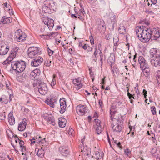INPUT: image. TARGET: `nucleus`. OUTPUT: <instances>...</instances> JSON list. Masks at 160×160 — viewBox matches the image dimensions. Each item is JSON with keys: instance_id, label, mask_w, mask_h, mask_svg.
<instances>
[{"instance_id": "f257e3e1", "label": "nucleus", "mask_w": 160, "mask_h": 160, "mask_svg": "<svg viewBox=\"0 0 160 160\" xmlns=\"http://www.w3.org/2000/svg\"><path fill=\"white\" fill-rule=\"evenodd\" d=\"M145 27H138L136 32L139 40L143 42H148L152 38L151 29L144 30Z\"/></svg>"}, {"instance_id": "f03ea898", "label": "nucleus", "mask_w": 160, "mask_h": 160, "mask_svg": "<svg viewBox=\"0 0 160 160\" xmlns=\"http://www.w3.org/2000/svg\"><path fill=\"white\" fill-rule=\"evenodd\" d=\"M150 60L152 65L160 66V51L156 48H152L150 51Z\"/></svg>"}, {"instance_id": "7ed1b4c3", "label": "nucleus", "mask_w": 160, "mask_h": 160, "mask_svg": "<svg viewBox=\"0 0 160 160\" xmlns=\"http://www.w3.org/2000/svg\"><path fill=\"white\" fill-rule=\"evenodd\" d=\"M12 68L18 72H22L26 68V63L23 61H13L12 62Z\"/></svg>"}, {"instance_id": "20e7f679", "label": "nucleus", "mask_w": 160, "mask_h": 160, "mask_svg": "<svg viewBox=\"0 0 160 160\" xmlns=\"http://www.w3.org/2000/svg\"><path fill=\"white\" fill-rule=\"evenodd\" d=\"M18 48H16L12 50L10 52L8 58L4 61L2 63L3 65H5L6 66L12 60L16 57V54L18 52Z\"/></svg>"}, {"instance_id": "39448f33", "label": "nucleus", "mask_w": 160, "mask_h": 160, "mask_svg": "<svg viewBox=\"0 0 160 160\" xmlns=\"http://www.w3.org/2000/svg\"><path fill=\"white\" fill-rule=\"evenodd\" d=\"M42 21L44 24L47 25L49 30H52L54 25V21L53 20L49 18L46 16L43 17L42 19Z\"/></svg>"}, {"instance_id": "423d86ee", "label": "nucleus", "mask_w": 160, "mask_h": 160, "mask_svg": "<svg viewBox=\"0 0 160 160\" xmlns=\"http://www.w3.org/2000/svg\"><path fill=\"white\" fill-rule=\"evenodd\" d=\"M26 35L20 30H18L15 32L14 38L19 42H21L25 40Z\"/></svg>"}, {"instance_id": "0eeeda50", "label": "nucleus", "mask_w": 160, "mask_h": 160, "mask_svg": "<svg viewBox=\"0 0 160 160\" xmlns=\"http://www.w3.org/2000/svg\"><path fill=\"white\" fill-rule=\"evenodd\" d=\"M38 49L36 47H30L28 50V56L30 58H35L37 55Z\"/></svg>"}, {"instance_id": "6e6552de", "label": "nucleus", "mask_w": 160, "mask_h": 160, "mask_svg": "<svg viewBox=\"0 0 160 160\" xmlns=\"http://www.w3.org/2000/svg\"><path fill=\"white\" fill-rule=\"evenodd\" d=\"M76 111L78 114L83 116L86 113L88 109L86 105L79 104L77 106Z\"/></svg>"}, {"instance_id": "1a4fd4ad", "label": "nucleus", "mask_w": 160, "mask_h": 160, "mask_svg": "<svg viewBox=\"0 0 160 160\" xmlns=\"http://www.w3.org/2000/svg\"><path fill=\"white\" fill-rule=\"evenodd\" d=\"M38 88L39 92L42 95H45L48 91L46 84L44 82L39 83Z\"/></svg>"}, {"instance_id": "9d476101", "label": "nucleus", "mask_w": 160, "mask_h": 160, "mask_svg": "<svg viewBox=\"0 0 160 160\" xmlns=\"http://www.w3.org/2000/svg\"><path fill=\"white\" fill-rule=\"evenodd\" d=\"M138 61L140 65L141 68L142 70H145L146 69L148 68V65L146 63L144 58L142 56L139 57Z\"/></svg>"}, {"instance_id": "9b49d317", "label": "nucleus", "mask_w": 160, "mask_h": 160, "mask_svg": "<svg viewBox=\"0 0 160 160\" xmlns=\"http://www.w3.org/2000/svg\"><path fill=\"white\" fill-rule=\"evenodd\" d=\"M151 39L156 40L160 37V31L157 28H151Z\"/></svg>"}, {"instance_id": "f8f14e48", "label": "nucleus", "mask_w": 160, "mask_h": 160, "mask_svg": "<svg viewBox=\"0 0 160 160\" xmlns=\"http://www.w3.org/2000/svg\"><path fill=\"white\" fill-rule=\"evenodd\" d=\"M43 61L42 57L39 56L34 59L31 62V66L34 67H37L41 64Z\"/></svg>"}, {"instance_id": "ddd939ff", "label": "nucleus", "mask_w": 160, "mask_h": 160, "mask_svg": "<svg viewBox=\"0 0 160 160\" xmlns=\"http://www.w3.org/2000/svg\"><path fill=\"white\" fill-rule=\"evenodd\" d=\"M43 118L47 122L54 126L55 124L53 117L51 115L45 114L44 115Z\"/></svg>"}, {"instance_id": "4468645a", "label": "nucleus", "mask_w": 160, "mask_h": 160, "mask_svg": "<svg viewBox=\"0 0 160 160\" xmlns=\"http://www.w3.org/2000/svg\"><path fill=\"white\" fill-rule=\"evenodd\" d=\"M59 102L60 107V112L61 114H63L66 111L67 107L66 102L64 98L60 99Z\"/></svg>"}, {"instance_id": "2eb2a0df", "label": "nucleus", "mask_w": 160, "mask_h": 160, "mask_svg": "<svg viewBox=\"0 0 160 160\" xmlns=\"http://www.w3.org/2000/svg\"><path fill=\"white\" fill-rule=\"evenodd\" d=\"M59 151L61 154L63 156H67L69 152L68 148L66 146H62L59 148Z\"/></svg>"}, {"instance_id": "dca6fc26", "label": "nucleus", "mask_w": 160, "mask_h": 160, "mask_svg": "<svg viewBox=\"0 0 160 160\" xmlns=\"http://www.w3.org/2000/svg\"><path fill=\"white\" fill-rule=\"evenodd\" d=\"M45 102L51 107L54 108L55 106V104L56 103L57 100L54 98L50 99L47 98L45 100Z\"/></svg>"}, {"instance_id": "f3484780", "label": "nucleus", "mask_w": 160, "mask_h": 160, "mask_svg": "<svg viewBox=\"0 0 160 160\" xmlns=\"http://www.w3.org/2000/svg\"><path fill=\"white\" fill-rule=\"evenodd\" d=\"M111 120L112 121V123L113 124V123L114 122H118L119 121L118 120V118H117V115L118 114L117 112L116 111L112 112L110 111V112Z\"/></svg>"}, {"instance_id": "a211bd4d", "label": "nucleus", "mask_w": 160, "mask_h": 160, "mask_svg": "<svg viewBox=\"0 0 160 160\" xmlns=\"http://www.w3.org/2000/svg\"><path fill=\"white\" fill-rule=\"evenodd\" d=\"M44 5L48 6L50 8L53 9L54 10L55 8V2L52 0H46L43 3Z\"/></svg>"}, {"instance_id": "6ab92c4d", "label": "nucleus", "mask_w": 160, "mask_h": 160, "mask_svg": "<svg viewBox=\"0 0 160 160\" xmlns=\"http://www.w3.org/2000/svg\"><path fill=\"white\" fill-rule=\"evenodd\" d=\"M73 82L74 85L76 86L77 89H79L82 87V84L81 83V79L79 78H76Z\"/></svg>"}, {"instance_id": "aec40b11", "label": "nucleus", "mask_w": 160, "mask_h": 160, "mask_svg": "<svg viewBox=\"0 0 160 160\" xmlns=\"http://www.w3.org/2000/svg\"><path fill=\"white\" fill-rule=\"evenodd\" d=\"M115 58L114 54L112 53H111L109 57L108 58V63L110 64L111 69H112L113 73H114V71L112 70V65L115 62Z\"/></svg>"}, {"instance_id": "412c9836", "label": "nucleus", "mask_w": 160, "mask_h": 160, "mask_svg": "<svg viewBox=\"0 0 160 160\" xmlns=\"http://www.w3.org/2000/svg\"><path fill=\"white\" fill-rule=\"evenodd\" d=\"M8 51V47L7 45L1 46L0 47V55H4L6 54Z\"/></svg>"}, {"instance_id": "4be33fe9", "label": "nucleus", "mask_w": 160, "mask_h": 160, "mask_svg": "<svg viewBox=\"0 0 160 160\" xmlns=\"http://www.w3.org/2000/svg\"><path fill=\"white\" fill-rule=\"evenodd\" d=\"M26 121V119L24 118L19 124L18 129L19 131H22L25 129L27 125Z\"/></svg>"}, {"instance_id": "5701e85b", "label": "nucleus", "mask_w": 160, "mask_h": 160, "mask_svg": "<svg viewBox=\"0 0 160 160\" xmlns=\"http://www.w3.org/2000/svg\"><path fill=\"white\" fill-rule=\"evenodd\" d=\"M42 11L45 13H51L54 11L53 9H52L50 8H49L48 6L47 5H44V4L42 7Z\"/></svg>"}, {"instance_id": "b1692460", "label": "nucleus", "mask_w": 160, "mask_h": 160, "mask_svg": "<svg viewBox=\"0 0 160 160\" xmlns=\"http://www.w3.org/2000/svg\"><path fill=\"white\" fill-rule=\"evenodd\" d=\"M111 126L114 132H119L122 129V127L119 124H118V123L116 125H114V123L113 124L112 123Z\"/></svg>"}, {"instance_id": "393cba45", "label": "nucleus", "mask_w": 160, "mask_h": 160, "mask_svg": "<svg viewBox=\"0 0 160 160\" xmlns=\"http://www.w3.org/2000/svg\"><path fill=\"white\" fill-rule=\"evenodd\" d=\"M85 14V12L83 9H81L78 12H77V13H76V15H77L78 18L82 21L83 20V17L84 16Z\"/></svg>"}, {"instance_id": "a878e982", "label": "nucleus", "mask_w": 160, "mask_h": 160, "mask_svg": "<svg viewBox=\"0 0 160 160\" xmlns=\"http://www.w3.org/2000/svg\"><path fill=\"white\" fill-rule=\"evenodd\" d=\"M39 71V70L38 69H36L33 71H32L30 75V78L32 79H34L38 75V74L39 72H38Z\"/></svg>"}, {"instance_id": "bb28decb", "label": "nucleus", "mask_w": 160, "mask_h": 160, "mask_svg": "<svg viewBox=\"0 0 160 160\" xmlns=\"http://www.w3.org/2000/svg\"><path fill=\"white\" fill-rule=\"evenodd\" d=\"M66 121L64 118H60L59 119L58 124L59 126L61 128H64L66 126Z\"/></svg>"}, {"instance_id": "cd10ccee", "label": "nucleus", "mask_w": 160, "mask_h": 160, "mask_svg": "<svg viewBox=\"0 0 160 160\" xmlns=\"http://www.w3.org/2000/svg\"><path fill=\"white\" fill-rule=\"evenodd\" d=\"M119 32L121 34H125L126 33L125 28L122 24H120L118 28Z\"/></svg>"}, {"instance_id": "c85d7f7f", "label": "nucleus", "mask_w": 160, "mask_h": 160, "mask_svg": "<svg viewBox=\"0 0 160 160\" xmlns=\"http://www.w3.org/2000/svg\"><path fill=\"white\" fill-rule=\"evenodd\" d=\"M113 42L114 46L113 47V49L115 50H117V48L118 46V44L117 43L119 41V39L118 37L117 36V35H114V36L113 38Z\"/></svg>"}, {"instance_id": "c756f323", "label": "nucleus", "mask_w": 160, "mask_h": 160, "mask_svg": "<svg viewBox=\"0 0 160 160\" xmlns=\"http://www.w3.org/2000/svg\"><path fill=\"white\" fill-rule=\"evenodd\" d=\"M82 152H83L84 155H86L88 157H90V155L89 153L91 152L89 148L88 149L87 147H84L83 149L82 150Z\"/></svg>"}, {"instance_id": "7c9ffc66", "label": "nucleus", "mask_w": 160, "mask_h": 160, "mask_svg": "<svg viewBox=\"0 0 160 160\" xmlns=\"http://www.w3.org/2000/svg\"><path fill=\"white\" fill-rule=\"evenodd\" d=\"M94 158L98 160H102V154L100 155L99 152L98 151H96L95 152V154L93 156H92V158Z\"/></svg>"}, {"instance_id": "2f4dec72", "label": "nucleus", "mask_w": 160, "mask_h": 160, "mask_svg": "<svg viewBox=\"0 0 160 160\" xmlns=\"http://www.w3.org/2000/svg\"><path fill=\"white\" fill-rule=\"evenodd\" d=\"M110 19L111 20L112 24V28L113 29L114 28V25L116 23V20L115 15L114 14H112L111 15Z\"/></svg>"}, {"instance_id": "473e14b6", "label": "nucleus", "mask_w": 160, "mask_h": 160, "mask_svg": "<svg viewBox=\"0 0 160 160\" xmlns=\"http://www.w3.org/2000/svg\"><path fill=\"white\" fill-rule=\"evenodd\" d=\"M8 119L9 123L10 125H12L15 124V120L14 117L8 118Z\"/></svg>"}, {"instance_id": "72a5a7b5", "label": "nucleus", "mask_w": 160, "mask_h": 160, "mask_svg": "<svg viewBox=\"0 0 160 160\" xmlns=\"http://www.w3.org/2000/svg\"><path fill=\"white\" fill-rule=\"evenodd\" d=\"M44 154V150H38L37 154H38V157L42 158V157Z\"/></svg>"}, {"instance_id": "f704fd0d", "label": "nucleus", "mask_w": 160, "mask_h": 160, "mask_svg": "<svg viewBox=\"0 0 160 160\" xmlns=\"http://www.w3.org/2000/svg\"><path fill=\"white\" fill-rule=\"evenodd\" d=\"M102 131V128L101 126H97L96 128V132L98 134H99Z\"/></svg>"}, {"instance_id": "c9c22d12", "label": "nucleus", "mask_w": 160, "mask_h": 160, "mask_svg": "<svg viewBox=\"0 0 160 160\" xmlns=\"http://www.w3.org/2000/svg\"><path fill=\"white\" fill-rule=\"evenodd\" d=\"M96 49V50H95L92 55V58H93V60H94L95 61H96L97 60L98 55L97 53H98V51Z\"/></svg>"}, {"instance_id": "e433bc0d", "label": "nucleus", "mask_w": 160, "mask_h": 160, "mask_svg": "<svg viewBox=\"0 0 160 160\" xmlns=\"http://www.w3.org/2000/svg\"><path fill=\"white\" fill-rule=\"evenodd\" d=\"M55 76L53 75V79H52V82H51V85L52 87L54 86L56 83V79H55Z\"/></svg>"}, {"instance_id": "4c0bfd02", "label": "nucleus", "mask_w": 160, "mask_h": 160, "mask_svg": "<svg viewBox=\"0 0 160 160\" xmlns=\"http://www.w3.org/2000/svg\"><path fill=\"white\" fill-rule=\"evenodd\" d=\"M51 61L49 60H47L45 62V65L48 67L50 66L51 65Z\"/></svg>"}, {"instance_id": "58836bf2", "label": "nucleus", "mask_w": 160, "mask_h": 160, "mask_svg": "<svg viewBox=\"0 0 160 160\" xmlns=\"http://www.w3.org/2000/svg\"><path fill=\"white\" fill-rule=\"evenodd\" d=\"M45 139H46L45 138H43L42 139V140H39L38 143L39 144L42 145V146H43L45 144L44 143H46V141Z\"/></svg>"}, {"instance_id": "ea45409f", "label": "nucleus", "mask_w": 160, "mask_h": 160, "mask_svg": "<svg viewBox=\"0 0 160 160\" xmlns=\"http://www.w3.org/2000/svg\"><path fill=\"white\" fill-rule=\"evenodd\" d=\"M94 120L95 121L96 125L97 126H101V122L98 119H95Z\"/></svg>"}, {"instance_id": "a19ab883", "label": "nucleus", "mask_w": 160, "mask_h": 160, "mask_svg": "<svg viewBox=\"0 0 160 160\" xmlns=\"http://www.w3.org/2000/svg\"><path fill=\"white\" fill-rule=\"evenodd\" d=\"M124 152L126 155L127 156H128L131 153V151L128 149H127L124 150Z\"/></svg>"}, {"instance_id": "79ce46f5", "label": "nucleus", "mask_w": 160, "mask_h": 160, "mask_svg": "<svg viewBox=\"0 0 160 160\" xmlns=\"http://www.w3.org/2000/svg\"><path fill=\"white\" fill-rule=\"evenodd\" d=\"M151 111L153 115H155L156 114V108L155 107H152L151 108Z\"/></svg>"}, {"instance_id": "37998d69", "label": "nucleus", "mask_w": 160, "mask_h": 160, "mask_svg": "<svg viewBox=\"0 0 160 160\" xmlns=\"http://www.w3.org/2000/svg\"><path fill=\"white\" fill-rule=\"evenodd\" d=\"M18 141L19 143V144L20 145V147L24 146L23 145L24 144V142L22 140H21L19 139H18Z\"/></svg>"}, {"instance_id": "c03bdc74", "label": "nucleus", "mask_w": 160, "mask_h": 160, "mask_svg": "<svg viewBox=\"0 0 160 160\" xmlns=\"http://www.w3.org/2000/svg\"><path fill=\"white\" fill-rule=\"evenodd\" d=\"M127 92H128V97H129V98L130 99H132V98L133 99H134V97L132 96V95L129 92V89H128L127 90Z\"/></svg>"}, {"instance_id": "a18cd8bd", "label": "nucleus", "mask_w": 160, "mask_h": 160, "mask_svg": "<svg viewBox=\"0 0 160 160\" xmlns=\"http://www.w3.org/2000/svg\"><path fill=\"white\" fill-rule=\"evenodd\" d=\"M48 55L50 56H52L53 53V51L52 50H50L49 48H48Z\"/></svg>"}, {"instance_id": "49530a36", "label": "nucleus", "mask_w": 160, "mask_h": 160, "mask_svg": "<svg viewBox=\"0 0 160 160\" xmlns=\"http://www.w3.org/2000/svg\"><path fill=\"white\" fill-rule=\"evenodd\" d=\"M157 78L158 81H160V70L158 71L157 72Z\"/></svg>"}, {"instance_id": "de8ad7c7", "label": "nucleus", "mask_w": 160, "mask_h": 160, "mask_svg": "<svg viewBox=\"0 0 160 160\" xmlns=\"http://www.w3.org/2000/svg\"><path fill=\"white\" fill-rule=\"evenodd\" d=\"M145 12L148 14H150L151 16H152L154 14L153 12L152 11H149L147 10L145 11Z\"/></svg>"}, {"instance_id": "09e8293b", "label": "nucleus", "mask_w": 160, "mask_h": 160, "mask_svg": "<svg viewBox=\"0 0 160 160\" xmlns=\"http://www.w3.org/2000/svg\"><path fill=\"white\" fill-rule=\"evenodd\" d=\"M89 38H90V43H91V44H92V45L94 44V39L93 38V37L92 36H91Z\"/></svg>"}, {"instance_id": "8fccbe9b", "label": "nucleus", "mask_w": 160, "mask_h": 160, "mask_svg": "<svg viewBox=\"0 0 160 160\" xmlns=\"http://www.w3.org/2000/svg\"><path fill=\"white\" fill-rule=\"evenodd\" d=\"M6 86L8 89H9L10 86V82L8 81H5Z\"/></svg>"}, {"instance_id": "3c124183", "label": "nucleus", "mask_w": 160, "mask_h": 160, "mask_svg": "<svg viewBox=\"0 0 160 160\" xmlns=\"http://www.w3.org/2000/svg\"><path fill=\"white\" fill-rule=\"evenodd\" d=\"M74 132V130L72 128L68 132V134L69 135L72 136L73 133Z\"/></svg>"}, {"instance_id": "603ef678", "label": "nucleus", "mask_w": 160, "mask_h": 160, "mask_svg": "<svg viewBox=\"0 0 160 160\" xmlns=\"http://www.w3.org/2000/svg\"><path fill=\"white\" fill-rule=\"evenodd\" d=\"M9 18H5V20L3 21V22L4 23H8V22H10V21H8V20H9Z\"/></svg>"}, {"instance_id": "864d4df0", "label": "nucleus", "mask_w": 160, "mask_h": 160, "mask_svg": "<svg viewBox=\"0 0 160 160\" xmlns=\"http://www.w3.org/2000/svg\"><path fill=\"white\" fill-rule=\"evenodd\" d=\"M147 91L145 89H143V92L144 93L143 95H144V98H146L147 94Z\"/></svg>"}, {"instance_id": "5fc2aeb1", "label": "nucleus", "mask_w": 160, "mask_h": 160, "mask_svg": "<svg viewBox=\"0 0 160 160\" xmlns=\"http://www.w3.org/2000/svg\"><path fill=\"white\" fill-rule=\"evenodd\" d=\"M100 56V61H101V63H102V58H103V56L102 54V52H100L99 53Z\"/></svg>"}, {"instance_id": "6e6d98bb", "label": "nucleus", "mask_w": 160, "mask_h": 160, "mask_svg": "<svg viewBox=\"0 0 160 160\" xmlns=\"http://www.w3.org/2000/svg\"><path fill=\"white\" fill-rule=\"evenodd\" d=\"M98 103H99L100 107H102L103 106V104H102V100L101 99H100L99 100Z\"/></svg>"}, {"instance_id": "4d7b16f0", "label": "nucleus", "mask_w": 160, "mask_h": 160, "mask_svg": "<svg viewBox=\"0 0 160 160\" xmlns=\"http://www.w3.org/2000/svg\"><path fill=\"white\" fill-rule=\"evenodd\" d=\"M21 148L22 152H23L24 151H26V147L25 146H23Z\"/></svg>"}, {"instance_id": "13d9d810", "label": "nucleus", "mask_w": 160, "mask_h": 160, "mask_svg": "<svg viewBox=\"0 0 160 160\" xmlns=\"http://www.w3.org/2000/svg\"><path fill=\"white\" fill-rule=\"evenodd\" d=\"M12 113H13V112H10L8 115V118L14 117L13 116Z\"/></svg>"}, {"instance_id": "bf43d9fd", "label": "nucleus", "mask_w": 160, "mask_h": 160, "mask_svg": "<svg viewBox=\"0 0 160 160\" xmlns=\"http://www.w3.org/2000/svg\"><path fill=\"white\" fill-rule=\"evenodd\" d=\"M8 102V100H6L5 98H4V99L2 100V103H3L5 104H7Z\"/></svg>"}, {"instance_id": "052dcab7", "label": "nucleus", "mask_w": 160, "mask_h": 160, "mask_svg": "<svg viewBox=\"0 0 160 160\" xmlns=\"http://www.w3.org/2000/svg\"><path fill=\"white\" fill-rule=\"evenodd\" d=\"M76 15V14H71V16L72 18H77V16Z\"/></svg>"}, {"instance_id": "680f3d73", "label": "nucleus", "mask_w": 160, "mask_h": 160, "mask_svg": "<svg viewBox=\"0 0 160 160\" xmlns=\"http://www.w3.org/2000/svg\"><path fill=\"white\" fill-rule=\"evenodd\" d=\"M151 2L153 4H155L157 2V0H151Z\"/></svg>"}, {"instance_id": "e2e57ef3", "label": "nucleus", "mask_w": 160, "mask_h": 160, "mask_svg": "<svg viewBox=\"0 0 160 160\" xmlns=\"http://www.w3.org/2000/svg\"><path fill=\"white\" fill-rule=\"evenodd\" d=\"M137 56L136 54H135L133 56V61L135 62L136 61V58Z\"/></svg>"}, {"instance_id": "0e129e2a", "label": "nucleus", "mask_w": 160, "mask_h": 160, "mask_svg": "<svg viewBox=\"0 0 160 160\" xmlns=\"http://www.w3.org/2000/svg\"><path fill=\"white\" fill-rule=\"evenodd\" d=\"M35 140V139H34L33 138L32 139V140H31V144H32L35 143V141H34Z\"/></svg>"}, {"instance_id": "69168bd1", "label": "nucleus", "mask_w": 160, "mask_h": 160, "mask_svg": "<svg viewBox=\"0 0 160 160\" xmlns=\"http://www.w3.org/2000/svg\"><path fill=\"white\" fill-rule=\"evenodd\" d=\"M115 142L116 143V144L118 145V146H119L121 144V143L120 142H118L117 141H116Z\"/></svg>"}, {"instance_id": "338daca9", "label": "nucleus", "mask_w": 160, "mask_h": 160, "mask_svg": "<svg viewBox=\"0 0 160 160\" xmlns=\"http://www.w3.org/2000/svg\"><path fill=\"white\" fill-rule=\"evenodd\" d=\"M82 47L84 50H86L87 48V46L85 44H84V45L82 46Z\"/></svg>"}, {"instance_id": "774afa93", "label": "nucleus", "mask_w": 160, "mask_h": 160, "mask_svg": "<svg viewBox=\"0 0 160 160\" xmlns=\"http://www.w3.org/2000/svg\"><path fill=\"white\" fill-rule=\"evenodd\" d=\"M115 160H122V159L120 158V157H116Z\"/></svg>"}]
</instances>
